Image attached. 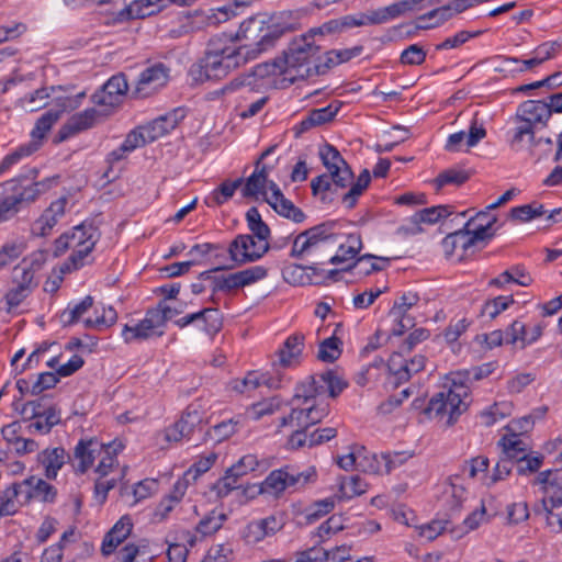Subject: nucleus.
<instances>
[{
    "instance_id": "nucleus-1",
    "label": "nucleus",
    "mask_w": 562,
    "mask_h": 562,
    "mask_svg": "<svg viewBox=\"0 0 562 562\" xmlns=\"http://www.w3.org/2000/svg\"><path fill=\"white\" fill-rule=\"evenodd\" d=\"M249 52L245 47H237L234 38L226 33L215 35L209 40L204 56L191 66L189 75L200 83L222 79L251 60Z\"/></svg>"
},
{
    "instance_id": "nucleus-2",
    "label": "nucleus",
    "mask_w": 562,
    "mask_h": 562,
    "mask_svg": "<svg viewBox=\"0 0 562 562\" xmlns=\"http://www.w3.org/2000/svg\"><path fill=\"white\" fill-rule=\"evenodd\" d=\"M553 113H562V92L549 95L548 100L521 102L513 117L515 127L512 130L510 146L519 147L527 142L531 149L536 131L546 127Z\"/></svg>"
},
{
    "instance_id": "nucleus-3",
    "label": "nucleus",
    "mask_w": 562,
    "mask_h": 562,
    "mask_svg": "<svg viewBox=\"0 0 562 562\" xmlns=\"http://www.w3.org/2000/svg\"><path fill=\"white\" fill-rule=\"evenodd\" d=\"M338 226L336 221H327L301 232L292 240L290 256L306 259L308 270L313 273H317V266L328 262L341 236V234L337 232Z\"/></svg>"
},
{
    "instance_id": "nucleus-4",
    "label": "nucleus",
    "mask_w": 562,
    "mask_h": 562,
    "mask_svg": "<svg viewBox=\"0 0 562 562\" xmlns=\"http://www.w3.org/2000/svg\"><path fill=\"white\" fill-rule=\"evenodd\" d=\"M337 178L323 173L311 181L312 194L319 199L323 204H329L337 196H341L342 204L347 209H353L360 195L366 191L371 182V175L368 169H363L353 182H347L345 186L337 184Z\"/></svg>"
},
{
    "instance_id": "nucleus-5",
    "label": "nucleus",
    "mask_w": 562,
    "mask_h": 562,
    "mask_svg": "<svg viewBox=\"0 0 562 562\" xmlns=\"http://www.w3.org/2000/svg\"><path fill=\"white\" fill-rule=\"evenodd\" d=\"M321 47L313 42V35H302L293 40L283 52L282 61L286 66L285 72L288 83L292 85L296 80H303L313 77V67L319 60Z\"/></svg>"
},
{
    "instance_id": "nucleus-6",
    "label": "nucleus",
    "mask_w": 562,
    "mask_h": 562,
    "mask_svg": "<svg viewBox=\"0 0 562 562\" xmlns=\"http://www.w3.org/2000/svg\"><path fill=\"white\" fill-rule=\"evenodd\" d=\"M290 25L281 26L279 24H267L266 21L259 16H251L240 23L239 30L235 35L234 44L240 40H249L255 43L251 45H237V47H245L251 53V60L255 59L260 53L274 46L276 42L288 31H291Z\"/></svg>"
},
{
    "instance_id": "nucleus-7",
    "label": "nucleus",
    "mask_w": 562,
    "mask_h": 562,
    "mask_svg": "<svg viewBox=\"0 0 562 562\" xmlns=\"http://www.w3.org/2000/svg\"><path fill=\"white\" fill-rule=\"evenodd\" d=\"M317 472L314 467L299 471L294 465L288 464L271 471L260 484L259 492L279 497L285 491H299L305 487L315 482Z\"/></svg>"
},
{
    "instance_id": "nucleus-8",
    "label": "nucleus",
    "mask_w": 562,
    "mask_h": 562,
    "mask_svg": "<svg viewBox=\"0 0 562 562\" xmlns=\"http://www.w3.org/2000/svg\"><path fill=\"white\" fill-rule=\"evenodd\" d=\"M497 217H491L486 223L475 224V220H468L463 228L448 234L441 243L446 257H451L456 248L462 249V257L467 255L468 250L477 241L488 239L494 236L495 231L493 225L496 223Z\"/></svg>"
},
{
    "instance_id": "nucleus-9",
    "label": "nucleus",
    "mask_w": 562,
    "mask_h": 562,
    "mask_svg": "<svg viewBox=\"0 0 562 562\" xmlns=\"http://www.w3.org/2000/svg\"><path fill=\"white\" fill-rule=\"evenodd\" d=\"M467 397L468 391L462 385L439 392L430 398L424 409V414L429 418H443L447 416L446 425L452 426L456 424L459 416L467 411L468 403L464 401Z\"/></svg>"
},
{
    "instance_id": "nucleus-10",
    "label": "nucleus",
    "mask_w": 562,
    "mask_h": 562,
    "mask_svg": "<svg viewBox=\"0 0 562 562\" xmlns=\"http://www.w3.org/2000/svg\"><path fill=\"white\" fill-rule=\"evenodd\" d=\"M347 386L348 383L335 370L329 369L297 384L293 401L302 398L304 404H307L311 400L325 394L337 397Z\"/></svg>"
},
{
    "instance_id": "nucleus-11",
    "label": "nucleus",
    "mask_w": 562,
    "mask_h": 562,
    "mask_svg": "<svg viewBox=\"0 0 562 562\" xmlns=\"http://www.w3.org/2000/svg\"><path fill=\"white\" fill-rule=\"evenodd\" d=\"M61 110H48L36 121L31 132V142L18 147L14 151L7 155L0 162V175L8 171L13 165L18 164L23 157L31 156L40 149L46 134L53 125L59 120Z\"/></svg>"
},
{
    "instance_id": "nucleus-12",
    "label": "nucleus",
    "mask_w": 562,
    "mask_h": 562,
    "mask_svg": "<svg viewBox=\"0 0 562 562\" xmlns=\"http://www.w3.org/2000/svg\"><path fill=\"white\" fill-rule=\"evenodd\" d=\"M535 485H540L543 498L535 505L536 514L544 513L547 525L553 526V509L562 506V471L546 470L539 472L533 481Z\"/></svg>"
},
{
    "instance_id": "nucleus-13",
    "label": "nucleus",
    "mask_w": 562,
    "mask_h": 562,
    "mask_svg": "<svg viewBox=\"0 0 562 562\" xmlns=\"http://www.w3.org/2000/svg\"><path fill=\"white\" fill-rule=\"evenodd\" d=\"M255 238L250 234H239L229 243L227 254L234 268L255 262L270 250L269 241Z\"/></svg>"
},
{
    "instance_id": "nucleus-14",
    "label": "nucleus",
    "mask_w": 562,
    "mask_h": 562,
    "mask_svg": "<svg viewBox=\"0 0 562 562\" xmlns=\"http://www.w3.org/2000/svg\"><path fill=\"white\" fill-rule=\"evenodd\" d=\"M76 250L71 254L70 260L76 269L83 266L85 258L93 250L101 237L99 228L92 222H82L75 226L69 234Z\"/></svg>"
},
{
    "instance_id": "nucleus-15",
    "label": "nucleus",
    "mask_w": 562,
    "mask_h": 562,
    "mask_svg": "<svg viewBox=\"0 0 562 562\" xmlns=\"http://www.w3.org/2000/svg\"><path fill=\"white\" fill-rule=\"evenodd\" d=\"M203 422V411L200 403H191L182 412L180 418L166 428L165 438L167 441L178 442L189 438L194 429Z\"/></svg>"
},
{
    "instance_id": "nucleus-16",
    "label": "nucleus",
    "mask_w": 562,
    "mask_h": 562,
    "mask_svg": "<svg viewBox=\"0 0 562 562\" xmlns=\"http://www.w3.org/2000/svg\"><path fill=\"white\" fill-rule=\"evenodd\" d=\"M22 490V498L19 499L21 506L29 505L32 502L43 504H53L57 498V488L45 480L37 476H30L18 483Z\"/></svg>"
},
{
    "instance_id": "nucleus-17",
    "label": "nucleus",
    "mask_w": 562,
    "mask_h": 562,
    "mask_svg": "<svg viewBox=\"0 0 562 562\" xmlns=\"http://www.w3.org/2000/svg\"><path fill=\"white\" fill-rule=\"evenodd\" d=\"M277 148L278 145L269 146L255 161V170L247 178L245 186L241 189V194L244 198H257L258 194L266 196L268 176L272 170V165L263 166L262 160L267 159L271 154H273Z\"/></svg>"
},
{
    "instance_id": "nucleus-18",
    "label": "nucleus",
    "mask_w": 562,
    "mask_h": 562,
    "mask_svg": "<svg viewBox=\"0 0 562 562\" xmlns=\"http://www.w3.org/2000/svg\"><path fill=\"white\" fill-rule=\"evenodd\" d=\"M14 191L13 195H7L0 200V223L12 218L22 207L34 202L40 193L41 183L16 189L15 182H9Z\"/></svg>"
},
{
    "instance_id": "nucleus-19",
    "label": "nucleus",
    "mask_w": 562,
    "mask_h": 562,
    "mask_svg": "<svg viewBox=\"0 0 562 562\" xmlns=\"http://www.w3.org/2000/svg\"><path fill=\"white\" fill-rule=\"evenodd\" d=\"M128 83L124 74L112 76L100 90L91 97L92 102L98 106L105 108V112L117 106L122 97L127 92Z\"/></svg>"
},
{
    "instance_id": "nucleus-20",
    "label": "nucleus",
    "mask_w": 562,
    "mask_h": 562,
    "mask_svg": "<svg viewBox=\"0 0 562 562\" xmlns=\"http://www.w3.org/2000/svg\"><path fill=\"white\" fill-rule=\"evenodd\" d=\"M319 157L328 170L327 176L337 178V184L345 186L353 180V172L350 166L342 158L340 153L333 145L325 144L319 149Z\"/></svg>"
},
{
    "instance_id": "nucleus-21",
    "label": "nucleus",
    "mask_w": 562,
    "mask_h": 562,
    "mask_svg": "<svg viewBox=\"0 0 562 562\" xmlns=\"http://www.w3.org/2000/svg\"><path fill=\"white\" fill-rule=\"evenodd\" d=\"M168 79L169 68L162 63L155 64L140 72L134 93L138 98H146L166 86Z\"/></svg>"
},
{
    "instance_id": "nucleus-22",
    "label": "nucleus",
    "mask_w": 562,
    "mask_h": 562,
    "mask_svg": "<svg viewBox=\"0 0 562 562\" xmlns=\"http://www.w3.org/2000/svg\"><path fill=\"white\" fill-rule=\"evenodd\" d=\"M159 322L158 314L153 308L147 310L145 318L135 326L125 325L122 330V337L125 342L130 344L134 340H146L153 336H162L164 330Z\"/></svg>"
},
{
    "instance_id": "nucleus-23",
    "label": "nucleus",
    "mask_w": 562,
    "mask_h": 562,
    "mask_svg": "<svg viewBox=\"0 0 562 562\" xmlns=\"http://www.w3.org/2000/svg\"><path fill=\"white\" fill-rule=\"evenodd\" d=\"M108 113L109 111L105 112L104 110L103 113H101L99 110L91 108L72 115L59 128L57 135L55 136V142L61 143L68 139L70 136L92 127L101 115H106Z\"/></svg>"
},
{
    "instance_id": "nucleus-24",
    "label": "nucleus",
    "mask_w": 562,
    "mask_h": 562,
    "mask_svg": "<svg viewBox=\"0 0 562 562\" xmlns=\"http://www.w3.org/2000/svg\"><path fill=\"white\" fill-rule=\"evenodd\" d=\"M426 358L422 355L415 356L409 361L403 359V353L394 352L387 362L390 373L396 378V386L409 381L413 374L424 370Z\"/></svg>"
},
{
    "instance_id": "nucleus-25",
    "label": "nucleus",
    "mask_w": 562,
    "mask_h": 562,
    "mask_svg": "<svg viewBox=\"0 0 562 562\" xmlns=\"http://www.w3.org/2000/svg\"><path fill=\"white\" fill-rule=\"evenodd\" d=\"M198 321L203 322V329L209 336H215L223 327V316L218 308L214 307H206L199 312L188 314L177 319L175 324L183 328Z\"/></svg>"
},
{
    "instance_id": "nucleus-26",
    "label": "nucleus",
    "mask_w": 562,
    "mask_h": 562,
    "mask_svg": "<svg viewBox=\"0 0 562 562\" xmlns=\"http://www.w3.org/2000/svg\"><path fill=\"white\" fill-rule=\"evenodd\" d=\"M105 445L99 442L98 439H81L74 451V457L78 460V465L76 470L79 473H85L92 465L93 461L97 457H100L103 453Z\"/></svg>"
},
{
    "instance_id": "nucleus-27",
    "label": "nucleus",
    "mask_w": 562,
    "mask_h": 562,
    "mask_svg": "<svg viewBox=\"0 0 562 562\" xmlns=\"http://www.w3.org/2000/svg\"><path fill=\"white\" fill-rule=\"evenodd\" d=\"M67 199L61 196L44 211L41 217L33 224L32 233L36 236H46L57 224L58 217L64 215Z\"/></svg>"
},
{
    "instance_id": "nucleus-28",
    "label": "nucleus",
    "mask_w": 562,
    "mask_h": 562,
    "mask_svg": "<svg viewBox=\"0 0 562 562\" xmlns=\"http://www.w3.org/2000/svg\"><path fill=\"white\" fill-rule=\"evenodd\" d=\"M341 108V102L334 101L325 108L313 109L308 112L307 116L300 122V124L295 127L296 134L300 135L302 133L307 132L312 127L323 125L327 122L334 120L336 114Z\"/></svg>"
},
{
    "instance_id": "nucleus-29",
    "label": "nucleus",
    "mask_w": 562,
    "mask_h": 562,
    "mask_svg": "<svg viewBox=\"0 0 562 562\" xmlns=\"http://www.w3.org/2000/svg\"><path fill=\"white\" fill-rule=\"evenodd\" d=\"M486 136V130L483 124H477V120L473 119L469 128V133L461 131L453 133L448 137L445 148L448 151H459L463 140H467L468 147H474Z\"/></svg>"
},
{
    "instance_id": "nucleus-30",
    "label": "nucleus",
    "mask_w": 562,
    "mask_h": 562,
    "mask_svg": "<svg viewBox=\"0 0 562 562\" xmlns=\"http://www.w3.org/2000/svg\"><path fill=\"white\" fill-rule=\"evenodd\" d=\"M533 278L524 265H514L499 276L488 281V286L503 289L508 283H516L520 286H530Z\"/></svg>"
},
{
    "instance_id": "nucleus-31",
    "label": "nucleus",
    "mask_w": 562,
    "mask_h": 562,
    "mask_svg": "<svg viewBox=\"0 0 562 562\" xmlns=\"http://www.w3.org/2000/svg\"><path fill=\"white\" fill-rule=\"evenodd\" d=\"M183 116L184 115L180 109H175L173 111L155 119L144 127V132L147 134L148 140L153 142L175 130Z\"/></svg>"
},
{
    "instance_id": "nucleus-32",
    "label": "nucleus",
    "mask_w": 562,
    "mask_h": 562,
    "mask_svg": "<svg viewBox=\"0 0 562 562\" xmlns=\"http://www.w3.org/2000/svg\"><path fill=\"white\" fill-rule=\"evenodd\" d=\"M304 341L305 336L302 333H295L285 339L283 347L278 351L282 367H292L301 362Z\"/></svg>"
},
{
    "instance_id": "nucleus-33",
    "label": "nucleus",
    "mask_w": 562,
    "mask_h": 562,
    "mask_svg": "<svg viewBox=\"0 0 562 562\" xmlns=\"http://www.w3.org/2000/svg\"><path fill=\"white\" fill-rule=\"evenodd\" d=\"M364 20L363 16H355V15H345L338 19L329 20L323 23L318 27H314L310 31V34L313 36L316 34L327 35V34H339L348 29L363 26Z\"/></svg>"
},
{
    "instance_id": "nucleus-34",
    "label": "nucleus",
    "mask_w": 562,
    "mask_h": 562,
    "mask_svg": "<svg viewBox=\"0 0 562 562\" xmlns=\"http://www.w3.org/2000/svg\"><path fill=\"white\" fill-rule=\"evenodd\" d=\"M498 446L502 447V456L514 462L516 465L519 461H524L525 457L528 454V447L521 440L517 434H507L503 436Z\"/></svg>"
},
{
    "instance_id": "nucleus-35",
    "label": "nucleus",
    "mask_w": 562,
    "mask_h": 562,
    "mask_svg": "<svg viewBox=\"0 0 562 562\" xmlns=\"http://www.w3.org/2000/svg\"><path fill=\"white\" fill-rule=\"evenodd\" d=\"M68 454L64 448L56 447L53 449H46L38 456L40 462L45 468V476L48 480H55L58 471L63 468L66 462Z\"/></svg>"
},
{
    "instance_id": "nucleus-36",
    "label": "nucleus",
    "mask_w": 562,
    "mask_h": 562,
    "mask_svg": "<svg viewBox=\"0 0 562 562\" xmlns=\"http://www.w3.org/2000/svg\"><path fill=\"white\" fill-rule=\"evenodd\" d=\"M335 508V501L331 497L314 502L302 513V519L299 521L300 526H306L316 522L325 515L329 514Z\"/></svg>"
},
{
    "instance_id": "nucleus-37",
    "label": "nucleus",
    "mask_w": 562,
    "mask_h": 562,
    "mask_svg": "<svg viewBox=\"0 0 562 562\" xmlns=\"http://www.w3.org/2000/svg\"><path fill=\"white\" fill-rule=\"evenodd\" d=\"M485 515V507L484 505L481 506L480 509L473 510L470 515L464 517L463 519L460 518L459 522L453 524L450 529V535L452 538L459 539L470 532L471 530L476 529L481 521L483 520Z\"/></svg>"
},
{
    "instance_id": "nucleus-38",
    "label": "nucleus",
    "mask_w": 562,
    "mask_h": 562,
    "mask_svg": "<svg viewBox=\"0 0 562 562\" xmlns=\"http://www.w3.org/2000/svg\"><path fill=\"white\" fill-rule=\"evenodd\" d=\"M286 66L282 61V57H277L271 61L262 63L257 65L251 74L247 76H243L246 78V81H251V78H260L263 79L269 76H277L282 75L284 76L283 80L288 81L286 72H285Z\"/></svg>"
},
{
    "instance_id": "nucleus-39",
    "label": "nucleus",
    "mask_w": 562,
    "mask_h": 562,
    "mask_svg": "<svg viewBox=\"0 0 562 562\" xmlns=\"http://www.w3.org/2000/svg\"><path fill=\"white\" fill-rule=\"evenodd\" d=\"M245 217L247 226L251 232L250 235L256 236L259 241H268L271 231L268 224L262 220L258 209L256 206H251L246 212Z\"/></svg>"
},
{
    "instance_id": "nucleus-40",
    "label": "nucleus",
    "mask_w": 562,
    "mask_h": 562,
    "mask_svg": "<svg viewBox=\"0 0 562 562\" xmlns=\"http://www.w3.org/2000/svg\"><path fill=\"white\" fill-rule=\"evenodd\" d=\"M268 204L281 216L292 220L294 223H302L305 220L304 212L286 199L284 194L277 200L268 201Z\"/></svg>"
},
{
    "instance_id": "nucleus-41",
    "label": "nucleus",
    "mask_w": 562,
    "mask_h": 562,
    "mask_svg": "<svg viewBox=\"0 0 562 562\" xmlns=\"http://www.w3.org/2000/svg\"><path fill=\"white\" fill-rule=\"evenodd\" d=\"M342 341L333 335L331 337H328L319 342V348L317 352V359L327 362L333 363L336 361L341 352H342Z\"/></svg>"
},
{
    "instance_id": "nucleus-42",
    "label": "nucleus",
    "mask_w": 562,
    "mask_h": 562,
    "mask_svg": "<svg viewBox=\"0 0 562 562\" xmlns=\"http://www.w3.org/2000/svg\"><path fill=\"white\" fill-rule=\"evenodd\" d=\"M22 498V490L18 483L11 484L3 491V496L0 497V517L13 516L18 513L15 499Z\"/></svg>"
},
{
    "instance_id": "nucleus-43",
    "label": "nucleus",
    "mask_w": 562,
    "mask_h": 562,
    "mask_svg": "<svg viewBox=\"0 0 562 562\" xmlns=\"http://www.w3.org/2000/svg\"><path fill=\"white\" fill-rule=\"evenodd\" d=\"M237 424L238 422L228 419L215 425L213 428L205 432L203 441H213L214 443H220L228 439L236 432Z\"/></svg>"
},
{
    "instance_id": "nucleus-44",
    "label": "nucleus",
    "mask_w": 562,
    "mask_h": 562,
    "mask_svg": "<svg viewBox=\"0 0 562 562\" xmlns=\"http://www.w3.org/2000/svg\"><path fill=\"white\" fill-rule=\"evenodd\" d=\"M262 384L268 387L277 386V384L267 379L265 374L259 375L256 372H249L243 380L233 381L232 387L239 393H245L256 390Z\"/></svg>"
},
{
    "instance_id": "nucleus-45",
    "label": "nucleus",
    "mask_w": 562,
    "mask_h": 562,
    "mask_svg": "<svg viewBox=\"0 0 562 562\" xmlns=\"http://www.w3.org/2000/svg\"><path fill=\"white\" fill-rule=\"evenodd\" d=\"M60 411L53 405L44 409L42 418H37L36 422L30 424L29 428L42 434H48L54 426L60 423Z\"/></svg>"
},
{
    "instance_id": "nucleus-46",
    "label": "nucleus",
    "mask_w": 562,
    "mask_h": 562,
    "mask_svg": "<svg viewBox=\"0 0 562 562\" xmlns=\"http://www.w3.org/2000/svg\"><path fill=\"white\" fill-rule=\"evenodd\" d=\"M373 259H379L385 263L390 262L389 258L375 257L373 255L367 254V255L359 257L352 265L348 266L346 268V270H348V271L356 270V273L358 276H369L374 271L383 270L382 266H380L375 262H371V260H373Z\"/></svg>"
},
{
    "instance_id": "nucleus-47",
    "label": "nucleus",
    "mask_w": 562,
    "mask_h": 562,
    "mask_svg": "<svg viewBox=\"0 0 562 562\" xmlns=\"http://www.w3.org/2000/svg\"><path fill=\"white\" fill-rule=\"evenodd\" d=\"M449 205H437L431 207L423 209L415 213V223L418 221L423 224H436L440 220L448 217L452 214Z\"/></svg>"
},
{
    "instance_id": "nucleus-48",
    "label": "nucleus",
    "mask_w": 562,
    "mask_h": 562,
    "mask_svg": "<svg viewBox=\"0 0 562 562\" xmlns=\"http://www.w3.org/2000/svg\"><path fill=\"white\" fill-rule=\"evenodd\" d=\"M515 303L513 295H499L484 303L481 315L490 319L496 318L502 312Z\"/></svg>"
},
{
    "instance_id": "nucleus-49",
    "label": "nucleus",
    "mask_w": 562,
    "mask_h": 562,
    "mask_svg": "<svg viewBox=\"0 0 562 562\" xmlns=\"http://www.w3.org/2000/svg\"><path fill=\"white\" fill-rule=\"evenodd\" d=\"M93 305V297L87 295L82 301L68 307L61 313L60 318L65 326L77 323L81 316L87 313Z\"/></svg>"
},
{
    "instance_id": "nucleus-50",
    "label": "nucleus",
    "mask_w": 562,
    "mask_h": 562,
    "mask_svg": "<svg viewBox=\"0 0 562 562\" xmlns=\"http://www.w3.org/2000/svg\"><path fill=\"white\" fill-rule=\"evenodd\" d=\"M470 179V173L462 169L450 168L441 171L435 179L436 189L446 184L461 186Z\"/></svg>"
},
{
    "instance_id": "nucleus-51",
    "label": "nucleus",
    "mask_w": 562,
    "mask_h": 562,
    "mask_svg": "<svg viewBox=\"0 0 562 562\" xmlns=\"http://www.w3.org/2000/svg\"><path fill=\"white\" fill-rule=\"evenodd\" d=\"M367 483L359 476L342 477L339 486L341 497L352 498L367 492Z\"/></svg>"
},
{
    "instance_id": "nucleus-52",
    "label": "nucleus",
    "mask_w": 562,
    "mask_h": 562,
    "mask_svg": "<svg viewBox=\"0 0 562 562\" xmlns=\"http://www.w3.org/2000/svg\"><path fill=\"white\" fill-rule=\"evenodd\" d=\"M251 86H252V81H246V78H244L243 76H239V77L234 78L233 80H231L223 87L207 92L205 95V99L209 101H214V100L224 98L228 94H232L244 87H251Z\"/></svg>"
},
{
    "instance_id": "nucleus-53",
    "label": "nucleus",
    "mask_w": 562,
    "mask_h": 562,
    "mask_svg": "<svg viewBox=\"0 0 562 562\" xmlns=\"http://www.w3.org/2000/svg\"><path fill=\"white\" fill-rule=\"evenodd\" d=\"M418 302L419 295L416 292H405L394 302L389 312V316L392 318L402 317L403 314H407L408 310L415 306Z\"/></svg>"
},
{
    "instance_id": "nucleus-54",
    "label": "nucleus",
    "mask_w": 562,
    "mask_h": 562,
    "mask_svg": "<svg viewBox=\"0 0 562 562\" xmlns=\"http://www.w3.org/2000/svg\"><path fill=\"white\" fill-rule=\"evenodd\" d=\"M226 519L225 514L216 513L212 510L209 515L203 517L196 525V531L203 536H211L215 533Z\"/></svg>"
},
{
    "instance_id": "nucleus-55",
    "label": "nucleus",
    "mask_w": 562,
    "mask_h": 562,
    "mask_svg": "<svg viewBox=\"0 0 562 562\" xmlns=\"http://www.w3.org/2000/svg\"><path fill=\"white\" fill-rule=\"evenodd\" d=\"M512 413V403H494L490 408L481 412L483 424L487 427L494 425L499 418H505Z\"/></svg>"
},
{
    "instance_id": "nucleus-56",
    "label": "nucleus",
    "mask_w": 562,
    "mask_h": 562,
    "mask_svg": "<svg viewBox=\"0 0 562 562\" xmlns=\"http://www.w3.org/2000/svg\"><path fill=\"white\" fill-rule=\"evenodd\" d=\"M542 214H544L543 205L531 203L513 207L509 212V217L518 222H529Z\"/></svg>"
},
{
    "instance_id": "nucleus-57",
    "label": "nucleus",
    "mask_w": 562,
    "mask_h": 562,
    "mask_svg": "<svg viewBox=\"0 0 562 562\" xmlns=\"http://www.w3.org/2000/svg\"><path fill=\"white\" fill-rule=\"evenodd\" d=\"M484 31H459L453 36L447 37L445 41L436 45V50L453 49L462 46L471 38L480 36Z\"/></svg>"
},
{
    "instance_id": "nucleus-58",
    "label": "nucleus",
    "mask_w": 562,
    "mask_h": 562,
    "mask_svg": "<svg viewBox=\"0 0 562 562\" xmlns=\"http://www.w3.org/2000/svg\"><path fill=\"white\" fill-rule=\"evenodd\" d=\"M244 179L234 181L225 180L212 192V200L216 205H222L233 198L235 191L243 184Z\"/></svg>"
},
{
    "instance_id": "nucleus-59",
    "label": "nucleus",
    "mask_w": 562,
    "mask_h": 562,
    "mask_svg": "<svg viewBox=\"0 0 562 562\" xmlns=\"http://www.w3.org/2000/svg\"><path fill=\"white\" fill-rule=\"evenodd\" d=\"M453 524V519H436L425 526H422L419 535L427 540H434L445 531L450 533V529Z\"/></svg>"
},
{
    "instance_id": "nucleus-60",
    "label": "nucleus",
    "mask_w": 562,
    "mask_h": 562,
    "mask_svg": "<svg viewBox=\"0 0 562 562\" xmlns=\"http://www.w3.org/2000/svg\"><path fill=\"white\" fill-rule=\"evenodd\" d=\"M344 529L342 517L333 515L325 520L316 530V536L319 538L318 543H323L330 535H334Z\"/></svg>"
},
{
    "instance_id": "nucleus-61",
    "label": "nucleus",
    "mask_w": 562,
    "mask_h": 562,
    "mask_svg": "<svg viewBox=\"0 0 562 562\" xmlns=\"http://www.w3.org/2000/svg\"><path fill=\"white\" fill-rule=\"evenodd\" d=\"M239 479L237 474L231 473L228 468L224 476L214 484L213 490L218 497H226L232 491L240 487V485L237 484Z\"/></svg>"
},
{
    "instance_id": "nucleus-62",
    "label": "nucleus",
    "mask_w": 562,
    "mask_h": 562,
    "mask_svg": "<svg viewBox=\"0 0 562 562\" xmlns=\"http://www.w3.org/2000/svg\"><path fill=\"white\" fill-rule=\"evenodd\" d=\"M13 283L26 286L27 291L32 292L37 285V283L34 282L33 269L23 265L15 266L13 269Z\"/></svg>"
},
{
    "instance_id": "nucleus-63",
    "label": "nucleus",
    "mask_w": 562,
    "mask_h": 562,
    "mask_svg": "<svg viewBox=\"0 0 562 562\" xmlns=\"http://www.w3.org/2000/svg\"><path fill=\"white\" fill-rule=\"evenodd\" d=\"M260 462L255 454H246L236 463L229 467V472L237 474L239 477L258 469Z\"/></svg>"
},
{
    "instance_id": "nucleus-64",
    "label": "nucleus",
    "mask_w": 562,
    "mask_h": 562,
    "mask_svg": "<svg viewBox=\"0 0 562 562\" xmlns=\"http://www.w3.org/2000/svg\"><path fill=\"white\" fill-rule=\"evenodd\" d=\"M506 335V344L515 345L520 344V348L524 349L526 346H524V338L527 337V327L526 325L520 321H514L509 327L505 331Z\"/></svg>"
}]
</instances>
